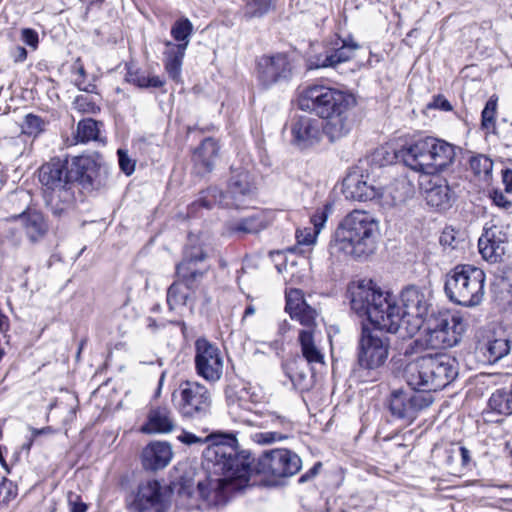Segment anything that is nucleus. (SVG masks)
<instances>
[{
  "label": "nucleus",
  "instance_id": "obj_20",
  "mask_svg": "<svg viewBox=\"0 0 512 512\" xmlns=\"http://www.w3.org/2000/svg\"><path fill=\"white\" fill-rule=\"evenodd\" d=\"M73 184L79 182L83 189H97L102 185L103 168L92 156H77L69 160Z\"/></svg>",
  "mask_w": 512,
  "mask_h": 512
},
{
  "label": "nucleus",
  "instance_id": "obj_3",
  "mask_svg": "<svg viewBox=\"0 0 512 512\" xmlns=\"http://www.w3.org/2000/svg\"><path fill=\"white\" fill-rule=\"evenodd\" d=\"M379 232V221L370 212L355 209L339 222L330 242L331 253L369 256L376 250Z\"/></svg>",
  "mask_w": 512,
  "mask_h": 512
},
{
  "label": "nucleus",
  "instance_id": "obj_58",
  "mask_svg": "<svg viewBox=\"0 0 512 512\" xmlns=\"http://www.w3.org/2000/svg\"><path fill=\"white\" fill-rule=\"evenodd\" d=\"M302 461L297 454L290 451V477L300 471Z\"/></svg>",
  "mask_w": 512,
  "mask_h": 512
},
{
  "label": "nucleus",
  "instance_id": "obj_28",
  "mask_svg": "<svg viewBox=\"0 0 512 512\" xmlns=\"http://www.w3.org/2000/svg\"><path fill=\"white\" fill-rule=\"evenodd\" d=\"M359 45L356 42L343 41L339 48L326 51L324 55L317 56L310 61V68H335L337 65L349 61L355 54Z\"/></svg>",
  "mask_w": 512,
  "mask_h": 512
},
{
  "label": "nucleus",
  "instance_id": "obj_54",
  "mask_svg": "<svg viewBox=\"0 0 512 512\" xmlns=\"http://www.w3.org/2000/svg\"><path fill=\"white\" fill-rule=\"evenodd\" d=\"M429 108L439 109L442 111H451L452 105L450 102L442 95H437L433 98V101L428 105Z\"/></svg>",
  "mask_w": 512,
  "mask_h": 512
},
{
  "label": "nucleus",
  "instance_id": "obj_5",
  "mask_svg": "<svg viewBox=\"0 0 512 512\" xmlns=\"http://www.w3.org/2000/svg\"><path fill=\"white\" fill-rule=\"evenodd\" d=\"M395 156L416 172L436 174L453 164L456 147L442 139L424 137L406 143Z\"/></svg>",
  "mask_w": 512,
  "mask_h": 512
},
{
  "label": "nucleus",
  "instance_id": "obj_37",
  "mask_svg": "<svg viewBox=\"0 0 512 512\" xmlns=\"http://www.w3.org/2000/svg\"><path fill=\"white\" fill-rule=\"evenodd\" d=\"M488 406L497 414L505 416L512 414V390L507 388L496 390L489 398Z\"/></svg>",
  "mask_w": 512,
  "mask_h": 512
},
{
  "label": "nucleus",
  "instance_id": "obj_22",
  "mask_svg": "<svg viewBox=\"0 0 512 512\" xmlns=\"http://www.w3.org/2000/svg\"><path fill=\"white\" fill-rule=\"evenodd\" d=\"M276 219L273 210H259L239 220L229 221L225 224L228 235L257 234L268 228Z\"/></svg>",
  "mask_w": 512,
  "mask_h": 512
},
{
  "label": "nucleus",
  "instance_id": "obj_46",
  "mask_svg": "<svg viewBox=\"0 0 512 512\" xmlns=\"http://www.w3.org/2000/svg\"><path fill=\"white\" fill-rule=\"evenodd\" d=\"M44 124L45 123L41 117L34 114H28L22 124V132L30 136H37L43 131Z\"/></svg>",
  "mask_w": 512,
  "mask_h": 512
},
{
  "label": "nucleus",
  "instance_id": "obj_33",
  "mask_svg": "<svg viewBox=\"0 0 512 512\" xmlns=\"http://www.w3.org/2000/svg\"><path fill=\"white\" fill-rule=\"evenodd\" d=\"M216 205L227 208L233 207L226 193H223L217 187H209L202 191L200 197L189 206V214L195 213L199 207L211 209Z\"/></svg>",
  "mask_w": 512,
  "mask_h": 512
},
{
  "label": "nucleus",
  "instance_id": "obj_26",
  "mask_svg": "<svg viewBox=\"0 0 512 512\" xmlns=\"http://www.w3.org/2000/svg\"><path fill=\"white\" fill-rule=\"evenodd\" d=\"M288 58L279 53L273 56H263L257 62V77L263 87H269L281 77H285Z\"/></svg>",
  "mask_w": 512,
  "mask_h": 512
},
{
  "label": "nucleus",
  "instance_id": "obj_52",
  "mask_svg": "<svg viewBox=\"0 0 512 512\" xmlns=\"http://www.w3.org/2000/svg\"><path fill=\"white\" fill-rule=\"evenodd\" d=\"M21 39L22 41L31 47L33 50L37 49L39 44V36L38 33L31 28H24L21 31Z\"/></svg>",
  "mask_w": 512,
  "mask_h": 512
},
{
  "label": "nucleus",
  "instance_id": "obj_61",
  "mask_svg": "<svg viewBox=\"0 0 512 512\" xmlns=\"http://www.w3.org/2000/svg\"><path fill=\"white\" fill-rule=\"evenodd\" d=\"M270 347L275 351L278 357H283L282 353L285 350L283 339H276L270 343Z\"/></svg>",
  "mask_w": 512,
  "mask_h": 512
},
{
  "label": "nucleus",
  "instance_id": "obj_59",
  "mask_svg": "<svg viewBox=\"0 0 512 512\" xmlns=\"http://www.w3.org/2000/svg\"><path fill=\"white\" fill-rule=\"evenodd\" d=\"M321 466V462L315 463L314 466L308 472H306L299 478L298 482L304 483L314 478L319 473Z\"/></svg>",
  "mask_w": 512,
  "mask_h": 512
},
{
  "label": "nucleus",
  "instance_id": "obj_44",
  "mask_svg": "<svg viewBox=\"0 0 512 512\" xmlns=\"http://www.w3.org/2000/svg\"><path fill=\"white\" fill-rule=\"evenodd\" d=\"M226 397L232 407L237 406L245 411H252L253 409V403L248 401L249 392L245 388L239 392L227 391Z\"/></svg>",
  "mask_w": 512,
  "mask_h": 512
},
{
  "label": "nucleus",
  "instance_id": "obj_40",
  "mask_svg": "<svg viewBox=\"0 0 512 512\" xmlns=\"http://www.w3.org/2000/svg\"><path fill=\"white\" fill-rule=\"evenodd\" d=\"M126 80L139 88H160L165 83L159 76H149L139 70H129Z\"/></svg>",
  "mask_w": 512,
  "mask_h": 512
},
{
  "label": "nucleus",
  "instance_id": "obj_24",
  "mask_svg": "<svg viewBox=\"0 0 512 512\" xmlns=\"http://www.w3.org/2000/svg\"><path fill=\"white\" fill-rule=\"evenodd\" d=\"M324 126L321 122L310 116H299L292 128L293 143L299 149H308L321 139Z\"/></svg>",
  "mask_w": 512,
  "mask_h": 512
},
{
  "label": "nucleus",
  "instance_id": "obj_16",
  "mask_svg": "<svg viewBox=\"0 0 512 512\" xmlns=\"http://www.w3.org/2000/svg\"><path fill=\"white\" fill-rule=\"evenodd\" d=\"M367 318L374 326L371 330L401 333V330L405 329L401 307L396 304L395 298L389 292H385L379 306L374 303Z\"/></svg>",
  "mask_w": 512,
  "mask_h": 512
},
{
  "label": "nucleus",
  "instance_id": "obj_48",
  "mask_svg": "<svg viewBox=\"0 0 512 512\" xmlns=\"http://www.w3.org/2000/svg\"><path fill=\"white\" fill-rule=\"evenodd\" d=\"M75 109L79 112L87 114H95L100 109L96 103L88 95H79L74 100Z\"/></svg>",
  "mask_w": 512,
  "mask_h": 512
},
{
  "label": "nucleus",
  "instance_id": "obj_1",
  "mask_svg": "<svg viewBox=\"0 0 512 512\" xmlns=\"http://www.w3.org/2000/svg\"><path fill=\"white\" fill-rule=\"evenodd\" d=\"M205 457L214 463L215 471L223 477H207L197 484V491L206 506H223L234 490L256 485V474H263L269 485L284 483L288 475V450L273 449L265 452L252 466L254 458L250 453L237 449V439L231 435L213 437Z\"/></svg>",
  "mask_w": 512,
  "mask_h": 512
},
{
  "label": "nucleus",
  "instance_id": "obj_30",
  "mask_svg": "<svg viewBox=\"0 0 512 512\" xmlns=\"http://www.w3.org/2000/svg\"><path fill=\"white\" fill-rule=\"evenodd\" d=\"M175 427L172 412L167 407H157L150 410L147 422L141 427L144 433H169Z\"/></svg>",
  "mask_w": 512,
  "mask_h": 512
},
{
  "label": "nucleus",
  "instance_id": "obj_34",
  "mask_svg": "<svg viewBox=\"0 0 512 512\" xmlns=\"http://www.w3.org/2000/svg\"><path fill=\"white\" fill-rule=\"evenodd\" d=\"M170 33L177 43L166 41V47H171L172 49L183 48V50L186 51L190 43V38L194 33V26L187 17H181L172 24Z\"/></svg>",
  "mask_w": 512,
  "mask_h": 512
},
{
  "label": "nucleus",
  "instance_id": "obj_11",
  "mask_svg": "<svg viewBox=\"0 0 512 512\" xmlns=\"http://www.w3.org/2000/svg\"><path fill=\"white\" fill-rule=\"evenodd\" d=\"M389 351V337L379 330L362 327L357 351V363L360 368L368 371L378 370L386 363Z\"/></svg>",
  "mask_w": 512,
  "mask_h": 512
},
{
  "label": "nucleus",
  "instance_id": "obj_17",
  "mask_svg": "<svg viewBox=\"0 0 512 512\" xmlns=\"http://www.w3.org/2000/svg\"><path fill=\"white\" fill-rule=\"evenodd\" d=\"M343 192L347 199L356 201H372L383 197V187L369 174H364L357 167L350 171L343 181Z\"/></svg>",
  "mask_w": 512,
  "mask_h": 512
},
{
  "label": "nucleus",
  "instance_id": "obj_31",
  "mask_svg": "<svg viewBox=\"0 0 512 512\" xmlns=\"http://www.w3.org/2000/svg\"><path fill=\"white\" fill-rule=\"evenodd\" d=\"M218 152V143L212 138H205L195 149L192 160L201 172H210L214 168Z\"/></svg>",
  "mask_w": 512,
  "mask_h": 512
},
{
  "label": "nucleus",
  "instance_id": "obj_38",
  "mask_svg": "<svg viewBox=\"0 0 512 512\" xmlns=\"http://www.w3.org/2000/svg\"><path fill=\"white\" fill-rule=\"evenodd\" d=\"M186 51L183 48L172 49L167 47L164 52V67L168 75L174 81H179L181 75V67Z\"/></svg>",
  "mask_w": 512,
  "mask_h": 512
},
{
  "label": "nucleus",
  "instance_id": "obj_35",
  "mask_svg": "<svg viewBox=\"0 0 512 512\" xmlns=\"http://www.w3.org/2000/svg\"><path fill=\"white\" fill-rule=\"evenodd\" d=\"M25 232L33 242L42 238L48 231V224L44 215L39 211L24 212L20 216Z\"/></svg>",
  "mask_w": 512,
  "mask_h": 512
},
{
  "label": "nucleus",
  "instance_id": "obj_14",
  "mask_svg": "<svg viewBox=\"0 0 512 512\" xmlns=\"http://www.w3.org/2000/svg\"><path fill=\"white\" fill-rule=\"evenodd\" d=\"M130 509L133 512H167L169 501L166 488L155 479L140 482Z\"/></svg>",
  "mask_w": 512,
  "mask_h": 512
},
{
  "label": "nucleus",
  "instance_id": "obj_25",
  "mask_svg": "<svg viewBox=\"0 0 512 512\" xmlns=\"http://www.w3.org/2000/svg\"><path fill=\"white\" fill-rule=\"evenodd\" d=\"M256 192L253 176L246 170L233 174L228 183L226 195L234 208H241Z\"/></svg>",
  "mask_w": 512,
  "mask_h": 512
},
{
  "label": "nucleus",
  "instance_id": "obj_23",
  "mask_svg": "<svg viewBox=\"0 0 512 512\" xmlns=\"http://www.w3.org/2000/svg\"><path fill=\"white\" fill-rule=\"evenodd\" d=\"M329 212L330 207L325 205L311 216L310 226L298 228L296 230V245L293 248L290 247V253L304 254L308 251L310 246L315 244L317 236L327 222Z\"/></svg>",
  "mask_w": 512,
  "mask_h": 512
},
{
  "label": "nucleus",
  "instance_id": "obj_10",
  "mask_svg": "<svg viewBox=\"0 0 512 512\" xmlns=\"http://www.w3.org/2000/svg\"><path fill=\"white\" fill-rule=\"evenodd\" d=\"M172 396L178 412L184 418L202 419L210 412L211 393L197 381L181 382Z\"/></svg>",
  "mask_w": 512,
  "mask_h": 512
},
{
  "label": "nucleus",
  "instance_id": "obj_63",
  "mask_svg": "<svg viewBox=\"0 0 512 512\" xmlns=\"http://www.w3.org/2000/svg\"><path fill=\"white\" fill-rule=\"evenodd\" d=\"M87 506L84 503H71V512H86Z\"/></svg>",
  "mask_w": 512,
  "mask_h": 512
},
{
  "label": "nucleus",
  "instance_id": "obj_9",
  "mask_svg": "<svg viewBox=\"0 0 512 512\" xmlns=\"http://www.w3.org/2000/svg\"><path fill=\"white\" fill-rule=\"evenodd\" d=\"M466 330L463 317L449 310L432 314L427 321L426 342L433 349H447L459 344Z\"/></svg>",
  "mask_w": 512,
  "mask_h": 512
},
{
  "label": "nucleus",
  "instance_id": "obj_62",
  "mask_svg": "<svg viewBox=\"0 0 512 512\" xmlns=\"http://www.w3.org/2000/svg\"><path fill=\"white\" fill-rule=\"evenodd\" d=\"M26 58H27V50L22 46H18L15 49V54H14L15 62H23L26 60Z\"/></svg>",
  "mask_w": 512,
  "mask_h": 512
},
{
  "label": "nucleus",
  "instance_id": "obj_49",
  "mask_svg": "<svg viewBox=\"0 0 512 512\" xmlns=\"http://www.w3.org/2000/svg\"><path fill=\"white\" fill-rule=\"evenodd\" d=\"M117 155L121 171L125 175L130 176L135 170L136 161L130 158L127 151L124 149H118Z\"/></svg>",
  "mask_w": 512,
  "mask_h": 512
},
{
  "label": "nucleus",
  "instance_id": "obj_32",
  "mask_svg": "<svg viewBox=\"0 0 512 512\" xmlns=\"http://www.w3.org/2000/svg\"><path fill=\"white\" fill-rule=\"evenodd\" d=\"M480 351L487 357V361L495 363L509 354L511 349V340L505 335L492 336L485 343L480 344Z\"/></svg>",
  "mask_w": 512,
  "mask_h": 512
},
{
  "label": "nucleus",
  "instance_id": "obj_6",
  "mask_svg": "<svg viewBox=\"0 0 512 512\" xmlns=\"http://www.w3.org/2000/svg\"><path fill=\"white\" fill-rule=\"evenodd\" d=\"M459 373L458 361L447 354L425 355L409 363L404 372L407 384L424 393L438 391L453 382Z\"/></svg>",
  "mask_w": 512,
  "mask_h": 512
},
{
  "label": "nucleus",
  "instance_id": "obj_15",
  "mask_svg": "<svg viewBox=\"0 0 512 512\" xmlns=\"http://www.w3.org/2000/svg\"><path fill=\"white\" fill-rule=\"evenodd\" d=\"M367 318L374 326L371 330L401 333V330L405 329L401 307L396 304L395 298L389 292H385L379 306L374 303Z\"/></svg>",
  "mask_w": 512,
  "mask_h": 512
},
{
  "label": "nucleus",
  "instance_id": "obj_21",
  "mask_svg": "<svg viewBox=\"0 0 512 512\" xmlns=\"http://www.w3.org/2000/svg\"><path fill=\"white\" fill-rule=\"evenodd\" d=\"M206 254L200 247L187 248L183 260L176 266L178 281L193 293L202 280L206 270L197 268L199 262H203Z\"/></svg>",
  "mask_w": 512,
  "mask_h": 512
},
{
  "label": "nucleus",
  "instance_id": "obj_12",
  "mask_svg": "<svg viewBox=\"0 0 512 512\" xmlns=\"http://www.w3.org/2000/svg\"><path fill=\"white\" fill-rule=\"evenodd\" d=\"M194 351L196 374L208 383L218 382L224 370V357L220 348L205 338H199L195 341Z\"/></svg>",
  "mask_w": 512,
  "mask_h": 512
},
{
  "label": "nucleus",
  "instance_id": "obj_27",
  "mask_svg": "<svg viewBox=\"0 0 512 512\" xmlns=\"http://www.w3.org/2000/svg\"><path fill=\"white\" fill-rule=\"evenodd\" d=\"M424 198L428 206L438 211H445L452 206L454 193L445 179L435 177L429 180Z\"/></svg>",
  "mask_w": 512,
  "mask_h": 512
},
{
  "label": "nucleus",
  "instance_id": "obj_42",
  "mask_svg": "<svg viewBox=\"0 0 512 512\" xmlns=\"http://www.w3.org/2000/svg\"><path fill=\"white\" fill-rule=\"evenodd\" d=\"M490 241H498L504 242L507 244L508 241V233L506 229L502 225L496 224H486L484 228V233L478 240V244L490 243Z\"/></svg>",
  "mask_w": 512,
  "mask_h": 512
},
{
  "label": "nucleus",
  "instance_id": "obj_43",
  "mask_svg": "<svg viewBox=\"0 0 512 512\" xmlns=\"http://www.w3.org/2000/svg\"><path fill=\"white\" fill-rule=\"evenodd\" d=\"M276 0H250L246 5V16L249 18L261 17L275 4Z\"/></svg>",
  "mask_w": 512,
  "mask_h": 512
},
{
  "label": "nucleus",
  "instance_id": "obj_57",
  "mask_svg": "<svg viewBox=\"0 0 512 512\" xmlns=\"http://www.w3.org/2000/svg\"><path fill=\"white\" fill-rule=\"evenodd\" d=\"M16 493L13 492V484L10 481H3L0 485V497L3 501H9L10 498L15 497Z\"/></svg>",
  "mask_w": 512,
  "mask_h": 512
},
{
  "label": "nucleus",
  "instance_id": "obj_45",
  "mask_svg": "<svg viewBox=\"0 0 512 512\" xmlns=\"http://www.w3.org/2000/svg\"><path fill=\"white\" fill-rule=\"evenodd\" d=\"M470 169L477 176L488 175L493 168L492 161L485 155L472 156L469 160Z\"/></svg>",
  "mask_w": 512,
  "mask_h": 512
},
{
  "label": "nucleus",
  "instance_id": "obj_50",
  "mask_svg": "<svg viewBox=\"0 0 512 512\" xmlns=\"http://www.w3.org/2000/svg\"><path fill=\"white\" fill-rule=\"evenodd\" d=\"M286 435L279 432H258L252 435V439L255 443L266 445L274 443L278 440L286 439Z\"/></svg>",
  "mask_w": 512,
  "mask_h": 512
},
{
  "label": "nucleus",
  "instance_id": "obj_41",
  "mask_svg": "<svg viewBox=\"0 0 512 512\" xmlns=\"http://www.w3.org/2000/svg\"><path fill=\"white\" fill-rule=\"evenodd\" d=\"M506 245L504 242L490 241V243L478 244L479 252L482 257L491 263H496L502 259V256L506 252Z\"/></svg>",
  "mask_w": 512,
  "mask_h": 512
},
{
  "label": "nucleus",
  "instance_id": "obj_55",
  "mask_svg": "<svg viewBox=\"0 0 512 512\" xmlns=\"http://www.w3.org/2000/svg\"><path fill=\"white\" fill-rule=\"evenodd\" d=\"M492 200L498 207L505 210L510 209L512 206L511 201L501 191L495 190L492 194Z\"/></svg>",
  "mask_w": 512,
  "mask_h": 512
},
{
  "label": "nucleus",
  "instance_id": "obj_64",
  "mask_svg": "<svg viewBox=\"0 0 512 512\" xmlns=\"http://www.w3.org/2000/svg\"><path fill=\"white\" fill-rule=\"evenodd\" d=\"M460 454L464 464H467L470 460V451L466 447H460Z\"/></svg>",
  "mask_w": 512,
  "mask_h": 512
},
{
  "label": "nucleus",
  "instance_id": "obj_29",
  "mask_svg": "<svg viewBox=\"0 0 512 512\" xmlns=\"http://www.w3.org/2000/svg\"><path fill=\"white\" fill-rule=\"evenodd\" d=\"M173 456L171 446L166 442H152L142 452V463L145 469L159 470L165 468Z\"/></svg>",
  "mask_w": 512,
  "mask_h": 512
},
{
  "label": "nucleus",
  "instance_id": "obj_36",
  "mask_svg": "<svg viewBox=\"0 0 512 512\" xmlns=\"http://www.w3.org/2000/svg\"><path fill=\"white\" fill-rule=\"evenodd\" d=\"M192 297V293L178 280L173 282L167 290V304L171 311L186 306Z\"/></svg>",
  "mask_w": 512,
  "mask_h": 512
},
{
  "label": "nucleus",
  "instance_id": "obj_2",
  "mask_svg": "<svg viewBox=\"0 0 512 512\" xmlns=\"http://www.w3.org/2000/svg\"><path fill=\"white\" fill-rule=\"evenodd\" d=\"M355 104L353 95L321 84L307 86L297 95V105L301 110L326 120L323 131L332 142L349 133L351 109Z\"/></svg>",
  "mask_w": 512,
  "mask_h": 512
},
{
  "label": "nucleus",
  "instance_id": "obj_51",
  "mask_svg": "<svg viewBox=\"0 0 512 512\" xmlns=\"http://www.w3.org/2000/svg\"><path fill=\"white\" fill-rule=\"evenodd\" d=\"M291 266L299 265L301 267V270L295 274L292 273V277L299 283L305 282L309 279L310 274V263L309 260L306 257H301L299 261H292L290 262Z\"/></svg>",
  "mask_w": 512,
  "mask_h": 512
},
{
  "label": "nucleus",
  "instance_id": "obj_39",
  "mask_svg": "<svg viewBox=\"0 0 512 512\" xmlns=\"http://www.w3.org/2000/svg\"><path fill=\"white\" fill-rule=\"evenodd\" d=\"M99 123L94 119L87 118L81 120L78 125L74 138L76 143H87L92 140H97L99 137Z\"/></svg>",
  "mask_w": 512,
  "mask_h": 512
},
{
  "label": "nucleus",
  "instance_id": "obj_47",
  "mask_svg": "<svg viewBox=\"0 0 512 512\" xmlns=\"http://www.w3.org/2000/svg\"><path fill=\"white\" fill-rule=\"evenodd\" d=\"M497 110V98L491 97L482 111V126L485 129L494 128Z\"/></svg>",
  "mask_w": 512,
  "mask_h": 512
},
{
  "label": "nucleus",
  "instance_id": "obj_53",
  "mask_svg": "<svg viewBox=\"0 0 512 512\" xmlns=\"http://www.w3.org/2000/svg\"><path fill=\"white\" fill-rule=\"evenodd\" d=\"M273 262H275V268L279 273H282L286 269L287 255L285 250H275L269 253Z\"/></svg>",
  "mask_w": 512,
  "mask_h": 512
},
{
  "label": "nucleus",
  "instance_id": "obj_18",
  "mask_svg": "<svg viewBox=\"0 0 512 512\" xmlns=\"http://www.w3.org/2000/svg\"><path fill=\"white\" fill-rule=\"evenodd\" d=\"M402 308L404 324L409 325L412 321L414 325L411 329L405 327L406 334H412L418 329L421 319L426 316L429 308V301L426 293L421 288L411 285L404 288L401 292Z\"/></svg>",
  "mask_w": 512,
  "mask_h": 512
},
{
  "label": "nucleus",
  "instance_id": "obj_56",
  "mask_svg": "<svg viewBox=\"0 0 512 512\" xmlns=\"http://www.w3.org/2000/svg\"><path fill=\"white\" fill-rule=\"evenodd\" d=\"M209 437H206L205 439H202L201 437L196 436L195 434L191 432H183L181 435L178 436V440L182 443H185L187 445L197 444V443H204L207 441Z\"/></svg>",
  "mask_w": 512,
  "mask_h": 512
},
{
  "label": "nucleus",
  "instance_id": "obj_8",
  "mask_svg": "<svg viewBox=\"0 0 512 512\" xmlns=\"http://www.w3.org/2000/svg\"><path fill=\"white\" fill-rule=\"evenodd\" d=\"M316 315V310L304 298L303 291L290 288V319L303 326L298 330V343L303 357L309 363H323L324 358L314 338Z\"/></svg>",
  "mask_w": 512,
  "mask_h": 512
},
{
  "label": "nucleus",
  "instance_id": "obj_60",
  "mask_svg": "<svg viewBox=\"0 0 512 512\" xmlns=\"http://www.w3.org/2000/svg\"><path fill=\"white\" fill-rule=\"evenodd\" d=\"M502 180L505 185V191L512 193V170L506 169L502 171Z\"/></svg>",
  "mask_w": 512,
  "mask_h": 512
},
{
  "label": "nucleus",
  "instance_id": "obj_7",
  "mask_svg": "<svg viewBox=\"0 0 512 512\" xmlns=\"http://www.w3.org/2000/svg\"><path fill=\"white\" fill-rule=\"evenodd\" d=\"M485 272L473 265L455 266L446 275L444 291L448 299L458 305H479L485 294Z\"/></svg>",
  "mask_w": 512,
  "mask_h": 512
},
{
  "label": "nucleus",
  "instance_id": "obj_19",
  "mask_svg": "<svg viewBox=\"0 0 512 512\" xmlns=\"http://www.w3.org/2000/svg\"><path fill=\"white\" fill-rule=\"evenodd\" d=\"M350 304L353 311L360 316H368L374 303L380 305L385 292L372 280H360L349 287Z\"/></svg>",
  "mask_w": 512,
  "mask_h": 512
},
{
  "label": "nucleus",
  "instance_id": "obj_4",
  "mask_svg": "<svg viewBox=\"0 0 512 512\" xmlns=\"http://www.w3.org/2000/svg\"><path fill=\"white\" fill-rule=\"evenodd\" d=\"M45 206L56 217L65 214L75 199L69 159L55 157L38 169Z\"/></svg>",
  "mask_w": 512,
  "mask_h": 512
},
{
  "label": "nucleus",
  "instance_id": "obj_13",
  "mask_svg": "<svg viewBox=\"0 0 512 512\" xmlns=\"http://www.w3.org/2000/svg\"><path fill=\"white\" fill-rule=\"evenodd\" d=\"M432 402V395L424 393L422 390L413 388L411 390L396 389L390 394L388 407L392 416L407 423H412L418 413L429 407Z\"/></svg>",
  "mask_w": 512,
  "mask_h": 512
}]
</instances>
